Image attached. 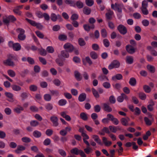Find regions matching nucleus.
I'll list each match as a JSON object with an SVG mask.
<instances>
[{
  "label": "nucleus",
  "instance_id": "obj_3",
  "mask_svg": "<svg viewBox=\"0 0 157 157\" xmlns=\"http://www.w3.org/2000/svg\"><path fill=\"white\" fill-rule=\"evenodd\" d=\"M120 65L119 62L117 60H113L109 66L108 68L111 70L113 68H118Z\"/></svg>",
  "mask_w": 157,
  "mask_h": 157
},
{
  "label": "nucleus",
  "instance_id": "obj_53",
  "mask_svg": "<svg viewBox=\"0 0 157 157\" xmlns=\"http://www.w3.org/2000/svg\"><path fill=\"white\" fill-rule=\"evenodd\" d=\"M50 93L52 95L58 96L59 95V91L57 90H52L50 91Z\"/></svg>",
  "mask_w": 157,
  "mask_h": 157
},
{
  "label": "nucleus",
  "instance_id": "obj_51",
  "mask_svg": "<svg viewBox=\"0 0 157 157\" xmlns=\"http://www.w3.org/2000/svg\"><path fill=\"white\" fill-rule=\"evenodd\" d=\"M57 16L54 13H52L51 15V19L52 21H55L57 19Z\"/></svg>",
  "mask_w": 157,
  "mask_h": 157
},
{
  "label": "nucleus",
  "instance_id": "obj_15",
  "mask_svg": "<svg viewBox=\"0 0 157 157\" xmlns=\"http://www.w3.org/2000/svg\"><path fill=\"white\" fill-rule=\"evenodd\" d=\"M86 98V94L85 93H82L79 95L78 97V100L80 101H83L85 100Z\"/></svg>",
  "mask_w": 157,
  "mask_h": 157
},
{
  "label": "nucleus",
  "instance_id": "obj_34",
  "mask_svg": "<svg viewBox=\"0 0 157 157\" xmlns=\"http://www.w3.org/2000/svg\"><path fill=\"white\" fill-rule=\"evenodd\" d=\"M85 152L87 154H89L90 152L93 151L92 149L89 146H87V147L84 149Z\"/></svg>",
  "mask_w": 157,
  "mask_h": 157
},
{
  "label": "nucleus",
  "instance_id": "obj_19",
  "mask_svg": "<svg viewBox=\"0 0 157 157\" xmlns=\"http://www.w3.org/2000/svg\"><path fill=\"white\" fill-rule=\"evenodd\" d=\"M133 57L131 56H127L126 58V62L127 63L129 64H132L133 62Z\"/></svg>",
  "mask_w": 157,
  "mask_h": 157
},
{
  "label": "nucleus",
  "instance_id": "obj_6",
  "mask_svg": "<svg viewBox=\"0 0 157 157\" xmlns=\"http://www.w3.org/2000/svg\"><path fill=\"white\" fill-rule=\"evenodd\" d=\"M124 99L128 100V98L126 95L124 94H122L117 98V100L119 102H121L123 101Z\"/></svg>",
  "mask_w": 157,
  "mask_h": 157
},
{
  "label": "nucleus",
  "instance_id": "obj_59",
  "mask_svg": "<svg viewBox=\"0 0 157 157\" xmlns=\"http://www.w3.org/2000/svg\"><path fill=\"white\" fill-rule=\"evenodd\" d=\"M28 94L26 93L23 92L22 93L21 95V98L22 100H24L26 98L28 97Z\"/></svg>",
  "mask_w": 157,
  "mask_h": 157
},
{
  "label": "nucleus",
  "instance_id": "obj_10",
  "mask_svg": "<svg viewBox=\"0 0 157 157\" xmlns=\"http://www.w3.org/2000/svg\"><path fill=\"white\" fill-rule=\"evenodd\" d=\"M102 140L103 142L106 146H109L112 144L111 141L108 140L107 138L105 137H102Z\"/></svg>",
  "mask_w": 157,
  "mask_h": 157
},
{
  "label": "nucleus",
  "instance_id": "obj_30",
  "mask_svg": "<svg viewBox=\"0 0 157 157\" xmlns=\"http://www.w3.org/2000/svg\"><path fill=\"white\" fill-rule=\"evenodd\" d=\"M66 51H62L61 52V56L64 58H67L69 57V54Z\"/></svg>",
  "mask_w": 157,
  "mask_h": 157
},
{
  "label": "nucleus",
  "instance_id": "obj_21",
  "mask_svg": "<svg viewBox=\"0 0 157 157\" xmlns=\"http://www.w3.org/2000/svg\"><path fill=\"white\" fill-rule=\"evenodd\" d=\"M67 103V101L65 99H61L58 101V104L60 106H63L65 105Z\"/></svg>",
  "mask_w": 157,
  "mask_h": 157
},
{
  "label": "nucleus",
  "instance_id": "obj_22",
  "mask_svg": "<svg viewBox=\"0 0 157 157\" xmlns=\"http://www.w3.org/2000/svg\"><path fill=\"white\" fill-rule=\"evenodd\" d=\"M122 76L120 74H117L113 76L112 79L113 80H115L116 79L120 80L122 78Z\"/></svg>",
  "mask_w": 157,
  "mask_h": 157
},
{
  "label": "nucleus",
  "instance_id": "obj_61",
  "mask_svg": "<svg viewBox=\"0 0 157 157\" xmlns=\"http://www.w3.org/2000/svg\"><path fill=\"white\" fill-rule=\"evenodd\" d=\"M142 24L145 26H147L149 25V21L147 20H144L142 21Z\"/></svg>",
  "mask_w": 157,
  "mask_h": 157
},
{
  "label": "nucleus",
  "instance_id": "obj_32",
  "mask_svg": "<svg viewBox=\"0 0 157 157\" xmlns=\"http://www.w3.org/2000/svg\"><path fill=\"white\" fill-rule=\"evenodd\" d=\"M83 27L84 29L86 31H89L90 28L94 29V25H92L91 27L87 25H83Z\"/></svg>",
  "mask_w": 157,
  "mask_h": 157
},
{
  "label": "nucleus",
  "instance_id": "obj_41",
  "mask_svg": "<svg viewBox=\"0 0 157 157\" xmlns=\"http://www.w3.org/2000/svg\"><path fill=\"white\" fill-rule=\"evenodd\" d=\"M91 57L94 59H96L98 57L97 54L94 52H92L90 53Z\"/></svg>",
  "mask_w": 157,
  "mask_h": 157
},
{
  "label": "nucleus",
  "instance_id": "obj_28",
  "mask_svg": "<svg viewBox=\"0 0 157 157\" xmlns=\"http://www.w3.org/2000/svg\"><path fill=\"white\" fill-rule=\"evenodd\" d=\"M129 83L130 85L132 86H134L136 83V79L134 78H131L129 80Z\"/></svg>",
  "mask_w": 157,
  "mask_h": 157
},
{
  "label": "nucleus",
  "instance_id": "obj_23",
  "mask_svg": "<svg viewBox=\"0 0 157 157\" xmlns=\"http://www.w3.org/2000/svg\"><path fill=\"white\" fill-rule=\"evenodd\" d=\"M65 2L67 4H69L71 6H75V2L71 0H65Z\"/></svg>",
  "mask_w": 157,
  "mask_h": 157
},
{
  "label": "nucleus",
  "instance_id": "obj_57",
  "mask_svg": "<svg viewBox=\"0 0 157 157\" xmlns=\"http://www.w3.org/2000/svg\"><path fill=\"white\" fill-rule=\"evenodd\" d=\"M22 140L23 142L25 143H28L31 141L30 139L28 137H24L21 139Z\"/></svg>",
  "mask_w": 157,
  "mask_h": 157
},
{
  "label": "nucleus",
  "instance_id": "obj_55",
  "mask_svg": "<svg viewBox=\"0 0 157 157\" xmlns=\"http://www.w3.org/2000/svg\"><path fill=\"white\" fill-rule=\"evenodd\" d=\"M29 89L31 91H35L37 89V87L35 85H31L29 87Z\"/></svg>",
  "mask_w": 157,
  "mask_h": 157
},
{
  "label": "nucleus",
  "instance_id": "obj_47",
  "mask_svg": "<svg viewBox=\"0 0 157 157\" xmlns=\"http://www.w3.org/2000/svg\"><path fill=\"white\" fill-rule=\"evenodd\" d=\"M79 44L81 46H83L85 45L86 43L84 40L81 38H80L78 40Z\"/></svg>",
  "mask_w": 157,
  "mask_h": 157
},
{
  "label": "nucleus",
  "instance_id": "obj_24",
  "mask_svg": "<svg viewBox=\"0 0 157 157\" xmlns=\"http://www.w3.org/2000/svg\"><path fill=\"white\" fill-rule=\"evenodd\" d=\"M75 76L76 79L78 81H80L82 79V77L80 75V74L77 71L75 72Z\"/></svg>",
  "mask_w": 157,
  "mask_h": 157
},
{
  "label": "nucleus",
  "instance_id": "obj_52",
  "mask_svg": "<svg viewBox=\"0 0 157 157\" xmlns=\"http://www.w3.org/2000/svg\"><path fill=\"white\" fill-rule=\"evenodd\" d=\"M13 12L16 14L18 15H21V12L17 8H15L13 10Z\"/></svg>",
  "mask_w": 157,
  "mask_h": 157
},
{
  "label": "nucleus",
  "instance_id": "obj_1",
  "mask_svg": "<svg viewBox=\"0 0 157 157\" xmlns=\"http://www.w3.org/2000/svg\"><path fill=\"white\" fill-rule=\"evenodd\" d=\"M123 6V5L122 3L116 2L114 4H112L111 5V8L119 13L122 12V9Z\"/></svg>",
  "mask_w": 157,
  "mask_h": 157
},
{
  "label": "nucleus",
  "instance_id": "obj_7",
  "mask_svg": "<svg viewBox=\"0 0 157 157\" xmlns=\"http://www.w3.org/2000/svg\"><path fill=\"white\" fill-rule=\"evenodd\" d=\"M50 120L52 122L53 126H57L58 125V118L56 117L55 116L51 117H50Z\"/></svg>",
  "mask_w": 157,
  "mask_h": 157
},
{
  "label": "nucleus",
  "instance_id": "obj_36",
  "mask_svg": "<svg viewBox=\"0 0 157 157\" xmlns=\"http://www.w3.org/2000/svg\"><path fill=\"white\" fill-rule=\"evenodd\" d=\"M113 13V12L112 11H109L106 14V16L107 18L108 19H110Z\"/></svg>",
  "mask_w": 157,
  "mask_h": 157
},
{
  "label": "nucleus",
  "instance_id": "obj_50",
  "mask_svg": "<svg viewBox=\"0 0 157 157\" xmlns=\"http://www.w3.org/2000/svg\"><path fill=\"white\" fill-rule=\"evenodd\" d=\"M45 107L47 110L49 111L52 109L53 108L52 105L50 103H48L45 105Z\"/></svg>",
  "mask_w": 157,
  "mask_h": 157
},
{
  "label": "nucleus",
  "instance_id": "obj_11",
  "mask_svg": "<svg viewBox=\"0 0 157 157\" xmlns=\"http://www.w3.org/2000/svg\"><path fill=\"white\" fill-rule=\"evenodd\" d=\"M4 64L6 65H8L11 66H13L14 63L10 59H8L3 61Z\"/></svg>",
  "mask_w": 157,
  "mask_h": 157
},
{
  "label": "nucleus",
  "instance_id": "obj_26",
  "mask_svg": "<svg viewBox=\"0 0 157 157\" xmlns=\"http://www.w3.org/2000/svg\"><path fill=\"white\" fill-rule=\"evenodd\" d=\"M44 100L46 101H49L51 99V96L49 94H46L44 95Z\"/></svg>",
  "mask_w": 157,
  "mask_h": 157
},
{
  "label": "nucleus",
  "instance_id": "obj_29",
  "mask_svg": "<svg viewBox=\"0 0 157 157\" xmlns=\"http://www.w3.org/2000/svg\"><path fill=\"white\" fill-rule=\"evenodd\" d=\"M81 118L84 121L87 120L88 117L87 114L84 113H82L80 114Z\"/></svg>",
  "mask_w": 157,
  "mask_h": 157
},
{
  "label": "nucleus",
  "instance_id": "obj_63",
  "mask_svg": "<svg viewBox=\"0 0 157 157\" xmlns=\"http://www.w3.org/2000/svg\"><path fill=\"white\" fill-rule=\"evenodd\" d=\"M59 153L63 156L65 157L66 156V153L65 151L62 149H59Z\"/></svg>",
  "mask_w": 157,
  "mask_h": 157
},
{
  "label": "nucleus",
  "instance_id": "obj_60",
  "mask_svg": "<svg viewBox=\"0 0 157 157\" xmlns=\"http://www.w3.org/2000/svg\"><path fill=\"white\" fill-rule=\"evenodd\" d=\"M101 35L104 38L105 37L107 36V32L105 29H102L101 30Z\"/></svg>",
  "mask_w": 157,
  "mask_h": 157
},
{
  "label": "nucleus",
  "instance_id": "obj_45",
  "mask_svg": "<svg viewBox=\"0 0 157 157\" xmlns=\"http://www.w3.org/2000/svg\"><path fill=\"white\" fill-rule=\"evenodd\" d=\"M35 33L38 37L41 39L44 38V34L40 31H36Z\"/></svg>",
  "mask_w": 157,
  "mask_h": 157
},
{
  "label": "nucleus",
  "instance_id": "obj_54",
  "mask_svg": "<svg viewBox=\"0 0 157 157\" xmlns=\"http://www.w3.org/2000/svg\"><path fill=\"white\" fill-rule=\"evenodd\" d=\"M144 89L145 91L147 93H149L151 90L150 87L147 85L144 86Z\"/></svg>",
  "mask_w": 157,
  "mask_h": 157
},
{
  "label": "nucleus",
  "instance_id": "obj_48",
  "mask_svg": "<svg viewBox=\"0 0 157 157\" xmlns=\"http://www.w3.org/2000/svg\"><path fill=\"white\" fill-rule=\"evenodd\" d=\"M47 51L49 53H52L54 51V49L53 47L52 46H48L47 48Z\"/></svg>",
  "mask_w": 157,
  "mask_h": 157
},
{
  "label": "nucleus",
  "instance_id": "obj_35",
  "mask_svg": "<svg viewBox=\"0 0 157 157\" xmlns=\"http://www.w3.org/2000/svg\"><path fill=\"white\" fill-rule=\"evenodd\" d=\"M34 136L36 138H38L41 136V133L38 131H35L33 132Z\"/></svg>",
  "mask_w": 157,
  "mask_h": 157
},
{
  "label": "nucleus",
  "instance_id": "obj_40",
  "mask_svg": "<svg viewBox=\"0 0 157 157\" xmlns=\"http://www.w3.org/2000/svg\"><path fill=\"white\" fill-rule=\"evenodd\" d=\"M76 5L78 8L79 9L82 8L83 6V3L80 1L77 2L76 3H75V5Z\"/></svg>",
  "mask_w": 157,
  "mask_h": 157
},
{
  "label": "nucleus",
  "instance_id": "obj_44",
  "mask_svg": "<svg viewBox=\"0 0 157 157\" xmlns=\"http://www.w3.org/2000/svg\"><path fill=\"white\" fill-rule=\"evenodd\" d=\"M98 78L99 80L101 81L108 80V78L106 76L102 75L99 76L98 77Z\"/></svg>",
  "mask_w": 157,
  "mask_h": 157
},
{
  "label": "nucleus",
  "instance_id": "obj_46",
  "mask_svg": "<svg viewBox=\"0 0 157 157\" xmlns=\"http://www.w3.org/2000/svg\"><path fill=\"white\" fill-rule=\"evenodd\" d=\"M144 121L147 125H150L152 123L151 121L147 117L144 118Z\"/></svg>",
  "mask_w": 157,
  "mask_h": 157
},
{
  "label": "nucleus",
  "instance_id": "obj_58",
  "mask_svg": "<svg viewBox=\"0 0 157 157\" xmlns=\"http://www.w3.org/2000/svg\"><path fill=\"white\" fill-rule=\"evenodd\" d=\"M50 140L49 138H47L44 141L43 144L45 145H48L50 144Z\"/></svg>",
  "mask_w": 157,
  "mask_h": 157
},
{
  "label": "nucleus",
  "instance_id": "obj_62",
  "mask_svg": "<svg viewBox=\"0 0 157 157\" xmlns=\"http://www.w3.org/2000/svg\"><path fill=\"white\" fill-rule=\"evenodd\" d=\"M142 8H147L148 6L147 2L145 0L143 1L142 2Z\"/></svg>",
  "mask_w": 157,
  "mask_h": 157
},
{
  "label": "nucleus",
  "instance_id": "obj_17",
  "mask_svg": "<svg viewBox=\"0 0 157 157\" xmlns=\"http://www.w3.org/2000/svg\"><path fill=\"white\" fill-rule=\"evenodd\" d=\"M24 110L23 108L20 106H18L14 109V111L17 113H20Z\"/></svg>",
  "mask_w": 157,
  "mask_h": 157
},
{
  "label": "nucleus",
  "instance_id": "obj_33",
  "mask_svg": "<svg viewBox=\"0 0 157 157\" xmlns=\"http://www.w3.org/2000/svg\"><path fill=\"white\" fill-rule=\"evenodd\" d=\"M79 150L77 148L75 147L71 150V152L72 154L78 155L79 154Z\"/></svg>",
  "mask_w": 157,
  "mask_h": 157
},
{
  "label": "nucleus",
  "instance_id": "obj_25",
  "mask_svg": "<svg viewBox=\"0 0 157 157\" xmlns=\"http://www.w3.org/2000/svg\"><path fill=\"white\" fill-rule=\"evenodd\" d=\"M12 89L15 91H19L21 90V87L18 86L16 85H13L11 86Z\"/></svg>",
  "mask_w": 157,
  "mask_h": 157
},
{
  "label": "nucleus",
  "instance_id": "obj_56",
  "mask_svg": "<svg viewBox=\"0 0 157 157\" xmlns=\"http://www.w3.org/2000/svg\"><path fill=\"white\" fill-rule=\"evenodd\" d=\"M38 122L36 121H32L30 122V125L33 127H35L38 124Z\"/></svg>",
  "mask_w": 157,
  "mask_h": 157
},
{
  "label": "nucleus",
  "instance_id": "obj_8",
  "mask_svg": "<svg viewBox=\"0 0 157 157\" xmlns=\"http://www.w3.org/2000/svg\"><path fill=\"white\" fill-rule=\"evenodd\" d=\"M126 49L127 51L130 54H132L135 52V50L133 46L129 45H127L126 46Z\"/></svg>",
  "mask_w": 157,
  "mask_h": 157
},
{
  "label": "nucleus",
  "instance_id": "obj_27",
  "mask_svg": "<svg viewBox=\"0 0 157 157\" xmlns=\"http://www.w3.org/2000/svg\"><path fill=\"white\" fill-rule=\"evenodd\" d=\"M7 73L8 75L12 77H14L16 75L15 72L11 70H9L7 71Z\"/></svg>",
  "mask_w": 157,
  "mask_h": 157
},
{
  "label": "nucleus",
  "instance_id": "obj_14",
  "mask_svg": "<svg viewBox=\"0 0 157 157\" xmlns=\"http://www.w3.org/2000/svg\"><path fill=\"white\" fill-rule=\"evenodd\" d=\"M5 94L6 96L9 98V101L11 102H13V95L12 93L6 92H5Z\"/></svg>",
  "mask_w": 157,
  "mask_h": 157
},
{
  "label": "nucleus",
  "instance_id": "obj_31",
  "mask_svg": "<svg viewBox=\"0 0 157 157\" xmlns=\"http://www.w3.org/2000/svg\"><path fill=\"white\" fill-rule=\"evenodd\" d=\"M3 22L6 24H9L10 22L9 18L8 16H5L3 18Z\"/></svg>",
  "mask_w": 157,
  "mask_h": 157
},
{
  "label": "nucleus",
  "instance_id": "obj_16",
  "mask_svg": "<svg viewBox=\"0 0 157 157\" xmlns=\"http://www.w3.org/2000/svg\"><path fill=\"white\" fill-rule=\"evenodd\" d=\"M25 147L22 145H19L17 146V149L15 150V152L17 153H19L21 151L24 150Z\"/></svg>",
  "mask_w": 157,
  "mask_h": 157
},
{
  "label": "nucleus",
  "instance_id": "obj_12",
  "mask_svg": "<svg viewBox=\"0 0 157 157\" xmlns=\"http://www.w3.org/2000/svg\"><path fill=\"white\" fill-rule=\"evenodd\" d=\"M92 137L98 144L100 145L102 144L101 140L98 136L95 135H93L92 136Z\"/></svg>",
  "mask_w": 157,
  "mask_h": 157
},
{
  "label": "nucleus",
  "instance_id": "obj_37",
  "mask_svg": "<svg viewBox=\"0 0 157 157\" xmlns=\"http://www.w3.org/2000/svg\"><path fill=\"white\" fill-rule=\"evenodd\" d=\"M147 69L151 72L154 73L155 71V68L154 67L151 65H148L147 66Z\"/></svg>",
  "mask_w": 157,
  "mask_h": 157
},
{
  "label": "nucleus",
  "instance_id": "obj_20",
  "mask_svg": "<svg viewBox=\"0 0 157 157\" xmlns=\"http://www.w3.org/2000/svg\"><path fill=\"white\" fill-rule=\"evenodd\" d=\"M91 11L90 9L87 7H85L83 9V13L87 15L89 14L90 13Z\"/></svg>",
  "mask_w": 157,
  "mask_h": 157
},
{
  "label": "nucleus",
  "instance_id": "obj_13",
  "mask_svg": "<svg viewBox=\"0 0 157 157\" xmlns=\"http://www.w3.org/2000/svg\"><path fill=\"white\" fill-rule=\"evenodd\" d=\"M129 120L130 119L128 117L122 118L121 119V122L123 125L127 126L128 125V122Z\"/></svg>",
  "mask_w": 157,
  "mask_h": 157
},
{
  "label": "nucleus",
  "instance_id": "obj_49",
  "mask_svg": "<svg viewBox=\"0 0 157 157\" xmlns=\"http://www.w3.org/2000/svg\"><path fill=\"white\" fill-rule=\"evenodd\" d=\"M139 97L140 99L142 100H144L146 98V95L143 93H140L139 94Z\"/></svg>",
  "mask_w": 157,
  "mask_h": 157
},
{
  "label": "nucleus",
  "instance_id": "obj_18",
  "mask_svg": "<svg viewBox=\"0 0 157 157\" xmlns=\"http://www.w3.org/2000/svg\"><path fill=\"white\" fill-rule=\"evenodd\" d=\"M21 48V46L19 43H14L13 49L15 51H17L20 50Z\"/></svg>",
  "mask_w": 157,
  "mask_h": 157
},
{
  "label": "nucleus",
  "instance_id": "obj_5",
  "mask_svg": "<svg viewBox=\"0 0 157 157\" xmlns=\"http://www.w3.org/2000/svg\"><path fill=\"white\" fill-rule=\"evenodd\" d=\"M117 28L119 31L122 34H124L127 33V30L126 27L123 25H119Z\"/></svg>",
  "mask_w": 157,
  "mask_h": 157
},
{
  "label": "nucleus",
  "instance_id": "obj_43",
  "mask_svg": "<svg viewBox=\"0 0 157 157\" xmlns=\"http://www.w3.org/2000/svg\"><path fill=\"white\" fill-rule=\"evenodd\" d=\"M86 3L87 6H91L93 5L94 2L93 0H86Z\"/></svg>",
  "mask_w": 157,
  "mask_h": 157
},
{
  "label": "nucleus",
  "instance_id": "obj_64",
  "mask_svg": "<svg viewBox=\"0 0 157 157\" xmlns=\"http://www.w3.org/2000/svg\"><path fill=\"white\" fill-rule=\"evenodd\" d=\"M53 133V131L51 129H47L46 132V134L48 136H51Z\"/></svg>",
  "mask_w": 157,
  "mask_h": 157
},
{
  "label": "nucleus",
  "instance_id": "obj_39",
  "mask_svg": "<svg viewBox=\"0 0 157 157\" xmlns=\"http://www.w3.org/2000/svg\"><path fill=\"white\" fill-rule=\"evenodd\" d=\"M92 90L94 96L96 98H98L99 96L97 91L94 88H92Z\"/></svg>",
  "mask_w": 157,
  "mask_h": 157
},
{
  "label": "nucleus",
  "instance_id": "obj_38",
  "mask_svg": "<svg viewBox=\"0 0 157 157\" xmlns=\"http://www.w3.org/2000/svg\"><path fill=\"white\" fill-rule=\"evenodd\" d=\"M109 128L111 132L113 133H115L117 130V128L114 126H110Z\"/></svg>",
  "mask_w": 157,
  "mask_h": 157
},
{
  "label": "nucleus",
  "instance_id": "obj_4",
  "mask_svg": "<svg viewBox=\"0 0 157 157\" xmlns=\"http://www.w3.org/2000/svg\"><path fill=\"white\" fill-rule=\"evenodd\" d=\"M63 48L66 51L69 52H71L74 49L73 45L69 43H67L63 46Z\"/></svg>",
  "mask_w": 157,
  "mask_h": 157
},
{
  "label": "nucleus",
  "instance_id": "obj_9",
  "mask_svg": "<svg viewBox=\"0 0 157 157\" xmlns=\"http://www.w3.org/2000/svg\"><path fill=\"white\" fill-rule=\"evenodd\" d=\"M102 105L103 109L105 111L108 112H109L112 111V109L108 104L106 103H103Z\"/></svg>",
  "mask_w": 157,
  "mask_h": 157
},
{
  "label": "nucleus",
  "instance_id": "obj_42",
  "mask_svg": "<svg viewBox=\"0 0 157 157\" xmlns=\"http://www.w3.org/2000/svg\"><path fill=\"white\" fill-rule=\"evenodd\" d=\"M67 39V36L64 34H61L59 36V39L60 40H66Z\"/></svg>",
  "mask_w": 157,
  "mask_h": 157
},
{
  "label": "nucleus",
  "instance_id": "obj_2",
  "mask_svg": "<svg viewBox=\"0 0 157 157\" xmlns=\"http://www.w3.org/2000/svg\"><path fill=\"white\" fill-rule=\"evenodd\" d=\"M17 31L19 33L18 35L19 39L21 40H24L26 37L25 35L24 34L25 30L21 28H19L17 29Z\"/></svg>",
  "mask_w": 157,
  "mask_h": 157
}]
</instances>
